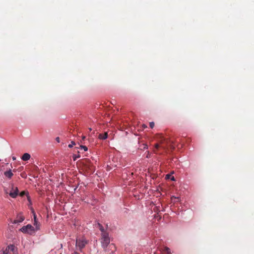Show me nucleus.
Instances as JSON below:
<instances>
[{"label":"nucleus","instance_id":"14","mask_svg":"<svg viewBox=\"0 0 254 254\" xmlns=\"http://www.w3.org/2000/svg\"><path fill=\"white\" fill-rule=\"evenodd\" d=\"M75 144V142H74V141H72V142H71V144H69V145H68V147H69V148H71V147H73V145H74Z\"/></svg>","mask_w":254,"mask_h":254},{"label":"nucleus","instance_id":"5","mask_svg":"<svg viewBox=\"0 0 254 254\" xmlns=\"http://www.w3.org/2000/svg\"><path fill=\"white\" fill-rule=\"evenodd\" d=\"M18 192L19 190L17 187L12 186L9 194L12 198H15L18 195Z\"/></svg>","mask_w":254,"mask_h":254},{"label":"nucleus","instance_id":"9","mask_svg":"<svg viewBox=\"0 0 254 254\" xmlns=\"http://www.w3.org/2000/svg\"><path fill=\"white\" fill-rule=\"evenodd\" d=\"M108 137V134L107 133H105L104 134H100L99 135V138L101 139H106Z\"/></svg>","mask_w":254,"mask_h":254},{"label":"nucleus","instance_id":"20","mask_svg":"<svg viewBox=\"0 0 254 254\" xmlns=\"http://www.w3.org/2000/svg\"><path fill=\"white\" fill-rule=\"evenodd\" d=\"M56 140L58 142H60V137H57L56 138Z\"/></svg>","mask_w":254,"mask_h":254},{"label":"nucleus","instance_id":"2","mask_svg":"<svg viewBox=\"0 0 254 254\" xmlns=\"http://www.w3.org/2000/svg\"><path fill=\"white\" fill-rule=\"evenodd\" d=\"M88 241L85 238H77L76 240V248L81 252L82 249L85 247Z\"/></svg>","mask_w":254,"mask_h":254},{"label":"nucleus","instance_id":"4","mask_svg":"<svg viewBox=\"0 0 254 254\" xmlns=\"http://www.w3.org/2000/svg\"><path fill=\"white\" fill-rule=\"evenodd\" d=\"M3 254H18L17 249L14 245H10L3 251Z\"/></svg>","mask_w":254,"mask_h":254},{"label":"nucleus","instance_id":"12","mask_svg":"<svg viewBox=\"0 0 254 254\" xmlns=\"http://www.w3.org/2000/svg\"><path fill=\"white\" fill-rule=\"evenodd\" d=\"M166 179H170V178L172 181H174L175 180L174 177H173V176L172 177L170 174H167L166 176Z\"/></svg>","mask_w":254,"mask_h":254},{"label":"nucleus","instance_id":"6","mask_svg":"<svg viewBox=\"0 0 254 254\" xmlns=\"http://www.w3.org/2000/svg\"><path fill=\"white\" fill-rule=\"evenodd\" d=\"M24 220V217L21 214H18L15 220L12 222L13 224H18L21 223Z\"/></svg>","mask_w":254,"mask_h":254},{"label":"nucleus","instance_id":"15","mask_svg":"<svg viewBox=\"0 0 254 254\" xmlns=\"http://www.w3.org/2000/svg\"><path fill=\"white\" fill-rule=\"evenodd\" d=\"M149 126L150 128H152L154 127V122H152L149 123Z\"/></svg>","mask_w":254,"mask_h":254},{"label":"nucleus","instance_id":"3","mask_svg":"<svg viewBox=\"0 0 254 254\" xmlns=\"http://www.w3.org/2000/svg\"><path fill=\"white\" fill-rule=\"evenodd\" d=\"M20 231L24 233H27L30 235H32L35 232V230L34 227L30 224H28L26 226H23Z\"/></svg>","mask_w":254,"mask_h":254},{"label":"nucleus","instance_id":"17","mask_svg":"<svg viewBox=\"0 0 254 254\" xmlns=\"http://www.w3.org/2000/svg\"><path fill=\"white\" fill-rule=\"evenodd\" d=\"M32 212H33V216H34V221L35 220H37L35 213L34 212V211H33Z\"/></svg>","mask_w":254,"mask_h":254},{"label":"nucleus","instance_id":"16","mask_svg":"<svg viewBox=\"0 0 254 254\" xmlns=\"http://www.w3.org/2000/svg\"><path fill=\"white\" fill-rule=\"evenodd\" d=\"M81 148L83 149L84 151H87L88 148L86 146L81 145Z\"/></svg>","mask_w":254,"mask_h":254},{"label":"nucleus","instance_id":"11","mask_svg":"<svg viewBox=\"0 0 254 254\" xmlns=\"http://www.w3.org/2000/svg\"><path fill=\"white\" fill-rule=\"evenodd\" d=\"M164 251L166 252V254H172L171 250L168 247H165Z\"/></svg>","mask_w":254,"mask_h":254},{"label":"nucleus","instance_id":"23","mask_svg":"<svg viewBox=\"0 0 254 254\" xmlns=\"http://www.w3.org/2000/svg\"><path fill=\"white\" fill-rule=\"evenodd\" d=\"M12 158L13 161L16 160V157L15 156H13Z\"/></svg>","mask_w":254,"mask_h":254},{"label":"nucleus","instance_id":"8","mask_svg":"<svg viewBox=\"0 0 254 254\" xmlns=\"http://www.w3.org/2000/svg\"><path fill=\"white\" fill-rule=\"evenodd\" d=\"M31 157L30 154L28 153H24L22 156L21 157V159L23 161H28L30 159Z\"/></svg>","mask_w":254,"mask_h":254},{"label":"nucleus","instance_id":"26","mask_svg":"<svg viewBox=\"0 0 254 254\" xmlns=\"http://www.w3.org/2000/svg\"><path fill=\"white\" fill-rule=\"evenodd\" d=\"M89 130H91V128H89Z\"/></svg>","mask_w":254,"mask_h":254},{"label":"nucleus","instance_id":"18","mask_svg":"<svg viewBox=\"0 0 254 254\" xmlns=\"http://www.w3.org/2000/svg\"><path fill=\"white\" fill-rule=\"evenodd\" d=\"M143 149H146L148 148V146H147V144H143Z\"/></svg>","mask_w":254,"mask_h":254},{"label":"nucleus","instance_id":"24","mask_svg":"<svg viewBox=\"0 0 254 254\" xmlns=\"http://www.w3.org/2000/svg\"><path fill=\"white\" fill-rule=\"evenodd\" d=\"M72 254H79L78 253L76 252H74Z\"/></svg>","mask_w":254,"mask_h":254},{"label":"nucleus","instance_id":"25","mask_svg":"<svg viewBox=\"0 0 254 254\" xmlns=\"http://www.w3.org/2000/svg\"><path fill=\"white\" fill-rule=\"evenodd\" d=\"M85 138V136H82V139L84 140Z\"/></svg>","mask_w":254,"mask_h":254},{"label":"nucleus","instance_id":"7","mask_svg":"<svg viewBox=\"0 0 254 254\" xmlns=\"http://www.w3.org/2000/svg\"><path fill=\"white\" fill-rule=\"evenodd\" d=\"M4 175L6 178L10 179L13 176V174L12 173L11 170L9 169L8 171H6L4 172Z\"/></svg>","mask_w":254,"mask_h":254},{"label":"nucleus","instance_id":"19","mask_svg":"<svg viewBox=\"0 0 254 254\" xmlns=\"http://www.w3.org/2000/svg\"><path fill=\"white\" fill-rule=\"evenodd\" d=\"M25 194H26V192L23 191H22L21 192H20V195L22 196L24 195Z\"/></svg>","mask_w":254,"mask_h":254},{"label":"nucleus","instance_id":"22","mask_svg":"<svg viewBox=\"0 0 254 254\" xmlns=\"http://www.w3.org/2000/svg\"><path fill=\"white\" fill-rule=\"evenodd\" d=\"M155 147H156V148H158L159 147V145H158V144H155Z\"/></svg>","mask_w":254,"mask_h":254},{"label":"nucleus","instance_id":"13","mask_svg":"<svg viewBox=\"0 0 254 254\" xmlns=\"http://www.w3.org/2000/svg\"><path fill=\"white\" fill-rule=\"evenodd\" d=\"M98 225H99V229H100V231L102 232V233H103V232H105L104 230L103 227L101 224H98Z\"/></svg>","mask_w":254,"mask_h":254},{"label":"nucleus","instance_id":"21","mask_svg":"<svg viewBox=\"0 0 254 254\" xmlns=\"http://www.w3.org/2000/svg\"><path fill=\"white\" fill-rule=\"evenodd\" d=\"M77 157H79V156L74 157L73 158V160L75 161L76 160V158H77Z\"/></svg>","mask_w":254,"mask_h":254},{"label":"nucleus","instance_id":"1","mask_svg":"<svg viewBox=\"0 0 254 254\" xmlns=\"http://www.w3.org/2000/svg\"><path fill=\"white\" fill-rule=\"evenodd\" d=\"M101 240L102 247L104 251L107 253L106 254H114L116 247L113 244L109 245L110 238L109 234L107 232H103L101 233Z\"/></svg>","mask_w":254,"mask_h":254},{"label":"nucleus","instance_id":"10","mask_svg":"<svg viewBox=\"0 0 254 254\" xmlns=\"http://www.w3.org/2000/svg\"><path fill=\"white\" fill-rule=\"evenodd\" d=\"M33 225L36 227V230H39L40 229V224L38 223L37 220H35L34 221Z\"/></svg>","mask_w":254,"mask_h":254}]
</instances>
